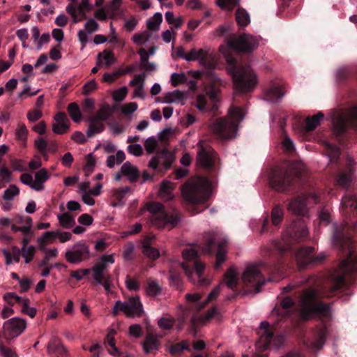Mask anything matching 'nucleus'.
I'll use <instances>...</instances> for the list:
<instances>
[{
	"label": "nucleus",
	"mask_w": 357,
	"mask_h": 357,
	"mask_svg": "<svg viewBox=\"0 0 357 357\" xmlns=\"http://www.w3.org/2000/svg\"><path fill=\"white\" fill-rule=\"evenodd\" d=\"M262 40L260 36L247 33V94L250 93L258 83L257 74L250 68V54L258 48L260 41Z\"/></svg>",
	"instance_id": "ddd939ff"
},
{
	"label": "nucleus",
	"mask_w": 357,
	"mask_h": 357,
	"mask_svg": "<svg viewBox=\"0 0 357 357\" xmlns=\"http://www.w3.org/2000/svg\"><path fill=\"white\" fill-rule=\"evenodd\" d=\"M121 172L131 183L137 181L139 177L137 167L128 161L123 164L121 167Z\"/></svg>",
	"instance_id": "7c9ffc66"
},
{
	"label": "nucleus",
	"mask_w": 357,
	"mask_h": 357,
	"mask_svg": "<svg viewBox=\"0 0 357 357\" xmlns=\"http://www.w3.org/2000/svg\"><path fill=\"white\" fill-rule=\"evenodd\" d=\"M225 43L237 53L245 52V33L231 34L225 38Z\"/></svg>",
	"instance_id": "a878e982"
},
{
	"label": "nucleus",
	"mask_w": 357,
	"mask_h": 357,
	"mask_svg": "<svg viewBox=\"0 0 357 357\" xmlns=\"http://www.w3.org/2000/svg\"><path fill=\"white\" fill-rule=\"evenodd\" d=\"M26 322L20 317H13L5 321L3 325V334L6 340L20 336L25 330Z\"/></svg>",
	"instance_id": "a211bd4d"
},
{
	"label": "nucleus",
	"mask_w": 357,
	"mask_h": 357,
	"mask_svg": "<svg viewBox=\"0 0 357 357\" xmlns=\"http://www.w3.org/2000/svg\"><path fill=\"white\" fill-rule=\"evenodd\" d=\"M331 303L322 301L320 292L314 287L303 290L299 297L298 306L290 296L284 297L279 305L272 311V317L275 319L272 327L267 322H262L259 331V337L256 343V352L252 357H267L264 351L271 347L278 348L284 341L282 335H275L278 328L298 326L301 321L318 319L321 326L316 328L312 340L308 346L314 350L323 348L328 334L326 321L332 319Z\"/></svg>",
	"instance_id": "f03ea898"
},
{
	"label": "nucleus",
	"mask_w": 357,
	"mask_h": 357,
	"mask_svg": "<svg viewBox=\"0 0 357 357\" xmlns=\"http://www.w3.org/2000/svg\"><path fill=\"white\" fill-rule=\"evenodd\" d=\"M333 135L340 144H344L349 137L350 130H357V107L347 111L336 109L331 112Z\"/></svg>",
	"instance_id": "423d86ee"
},
{
	"label": "nucleus",
	"mask_w": 357,
	"mask_h": 357,
	"mask_svg": "<svg viewBox=\"0 0 357 357\" xmlns=\"http://www.w3.org/2000/svg\"><path fill=\"white\" fill-rule=\"evenodd\" d=\"M173 161V157L167 151L163 150L153 156L149 162V167L153 169L161 166L165 169H168Z\"/></svg>",
	"instance_id": "5701e85b"
},
{
	"label": "nucleus",
	"mask_w": 357,
	"mask_h": 357,
	"mask_svg": "<svg viewBox=\"0 0 357 357\" xmlns=\"http://www.w3.org/2000/svg\"><path fill=\"white\" fill-rule=\"evenodd\" d=\"M238 272L234 266H231L227 269L224 275V283L231 289H234L237 287L238 280Z\"/></svg>",
	"instance_id": "473e14b6"
},
{
	"label": "nucleus",
	"mask_w": 357,
	"mask_h": 357,
	"mask_svg": "<svg viewBox=\"0 0 357 357\" xmlns=\"http://www.w3.org/2000/svg\"><path fill=\"white\" fill-rule=\"evenodd\" d=\"M222 317V314L220 311L218 309L217 307H213L205 314V315L202 317H195L194 316L192 318V328L190 329V332L192 333L193 336H196L197 331L195 330V326L197 324H204L206 322L213 319H216L218 320H220Z\"/></svg>",
	"instance_id": "4be33fe9"
},
{
	"label": "nucleus",
	"mask_w": 357,
	"mask_h": 357,
	"mask_svg": "<svg viewBox=\"0 0 357 357\" xmlns=\"http://www.w3.org/2000/svg\"><path fill=\"white\" fill-rule=\"evenodd\" d=\"M114 263V255H102L100 257L98 262L96 263L91 268L93 272L92 278L94 282L104 287L107 294L112 292L113 287L112 277L111 275L105 273L108 267V264Z\"/></svg>",
	"instance_id": "9b49d317"
},
{
	"label": "nucleus",
	"mask_w": 357,
	"mask_h": 357,
	"mask_svg": "<svg viewBox=\"0 0 357 357\" xmlns=\"http://www.w3.org/2000/svg\"><path fill=\"white\" fill-rule=\"evenodd\" d=\"M91 122V123L86 130V135L89 137H91L95 134L102 132L105 128L104 123L99 120Z\"/></svg>",
	"instance_id": "09e8293b"
},
{
	"label": "nucleus",
	"mask_w": 357,
	"mask_h": 357,
	"mask_svg": "<svg viewBox=\"0 0 357 357\" xmlns=\"http://www.w3.org/2000/svg\"><path fill=\"white\" fill-rule=\"evenodd\" d=\"M111 114V110L109 107L108 106H102L98 111L96 115L95 116L91 117L89 119L90 121H95L96 120L99 121H105L108 119Z\"/></svg>",
	"instance_id": "603ef678"
},
{
	"label": "nucleus",
	"mask_w": 357,
	"mask_h": 357,
	"mask_svg": "<svg viewBox=\"0 0 357 357\" xmlns=\"http://www.w3.org/2000/svg\"><path fill=\"white\" fill-rule=\"evenodd\" d=\"M305 165L300 162H296L289 169H272L268 178L273 189L279 192H287L300 189L305 182Z\"/></svg>",
	"instance_id": "20e7f679"
},
{
	"label": "nucleus",
	"mask_w": 357,
	"mask_h": 357,
	"mask_svg": "<svg viewBox=\"0 0 357 357\" xmlns=\"http://www.w3.org/2000/svg\"><path fill=\"white\" fill-rule=\"evenodd\" d=\"M319 201L315 193H303L293 198L287 205V210L296 218L286 230V237L281 241H273L264 248L266 261L257 264H247V296L259 292L266 284V274L284 277L289 261H294L300 268L308 265H317L322 262L325 255L321 253L315 256L313 247H293V242L307 238L309 231L303 220L307 217L309 207Z\"/></svg>",
	"instance_id": "f257e3e1"
},
{
	"label": "nucleus",
	"mask_w": 357,
	"mask_h": 357,
	"mask_svg": "<svg viewBox=\"0 0 357 357\" xmlns=\"http://www.w3.org/2000/svg\"><path fill=\"white\" fill-rule=\"evenodd\" d=\"M28 130L24 124H19L15 131V137L21 142L22 146H25L27 140Z\"/></svg>",
	"instance_id": "8fccbe9b"
},
{
	"label": "nucleus",
	"mask_w": 357,
	"mask_h": 357,
	"mask_svg": "<svg viewBox=\"0 0 357 357\" xmlns=\"http://www.w3.org/2000/svg\"><path fill=\"white\" fill-rule=\"evenodd\" d=\"M181 192L187 202L194 204L203 203L208 198V181L205 178H195L183 185Z\"/></svg>",
	"instance_id": "1a4fd4ad"
},
{
	"label": "nucleus",
	"mask_w": 357,
	"mask_h": 357,
	"mask_svg": "<svg viewBox=\"0 0 357 357\" xmlns=\"http://www.w3.org/2000/svg\"><path fill=\"white\" fill-rule=\"evenodd\" d=\"M173 183L168 181H164L160 185L159 196L161 199L168 201L174 197Z\"/></svg>",
	"instance_id": "c9c22d12"
},
{
	"label": "nucleus",
	"mask_w": 357,
	"mask_h": 357,
	"mask_svg": "<svg viewBox=\"0 0 357 357\" xmlns=\"http://www.w3.org/2000/svg\"><path fill=\"white\" fill-rule=\"evenodd\" d=\"M125 284L129 291H137L140 287L139 282L136 279L129 277L126 278Z\"/></svg>",
	"instance_id": "774afa93"
},
{
	"label": "nucleus",
	"mask_w": 357,
	"mask_h": 357,
	"mask_svg": "<svg viewBox=\"0 0 357 357\" xmlns=\"http://www.w3.org/2000/svg\"><path fill=\"white\" fill-rule=\"evenodd\" d=\"M17 222L22 223L24 225L18 227L15 224L11 225V230L13 232L20 231L23 235H28L29 234H32V225L33 221L32 218L29 216L24 217V215H17Z\"/></svg>",
	"instance_id": "cd10ccee"
},
{
	"label": "nucleus",
	"mask_w": 357,
	"mask_h": 357,
	"mask_svg": "<svg viewBox=\"0 0 357 357\" xmlns=\"http://www.w3.org/2000/svg\"><path fill=\"white\" fill-rule=\"evenodd\" d=\"M50 176L46 169H41L36 172L34 175V181L32 189L36 191H41L44 189V183L50 178Z\"/></svg>",
	"instance_id": "2f4dec72"
},
{
	"label": "nucleus",
	"mask_w": 357,
	"mask_h": 357,
	"mask_svg": "<svg viewBox=\"0 0 357 357\" xmlns=\"http://www.w3.org/2000/svg\"><path fill=\"white\" fill-rule=\"evenodd\" d=\"M188 59V62L198 61L200 66L208 69L213 68L215 65V54L208 46L191 49Z\"/></svg>",
	"instance_id": "4468645a"
},
{
	"label": "nucleus",
	"mask_w": 357,
	"mask_h": 357,
	"mask_svg": "<svg viewBox=\"0 0 357 357\" xmlns=\"http://www.w3.org/2000/svg\"><path fill=\"white\" fill-rule=\"evenodd\" d=\"M57 219L61 227L65 229L72 228L75 225L73 216L69 213H60L57 214Z\"/></svg>",
	"instance_id": "58836bf2"
},
{
	"label": "nucleus",
	"mask_w": 357,
	"mask_h": 357,
	"mask_svg": "<svg viewBox=\"0 0 357 357\" xmlns=\"http://www.w3.org/2000/svg\"><path fill=\"white\" fill-rule=\"evenodd\" d=\"M100 58H102L104 61L103 65L107 68L109 67L116 61L114 53L108 50H105L102 53H100L98 54V61L97 62L98 65H100L102 63V61L100 60Z\"/></svg>",
	"instance_id": "37998d69"
},
{
	"label": "nucleus",
	"mask_w": 357,
	"mask_h": 357,
	"mask_svg": "<svg viewBox=\"0 0 357 357\" xmlns=\"http://www.w3.org/2000/svg\"><path fill=\"white\" fill-rule=\"evenodd\" d=\"M128 93V89L126 86H122L115 90L112 93V98L115 102L123 101Z\"/></svg>",
	"instance_id": "052dcab7"
},
{
	"label": "nucleus",
	"mask_w": 357,
	"mask_h": 357,
	"mask_svg": "<svg viewBox=\"0 0 357 357\" xmlns=\"http://www.w3.org/2000/svg\"><path fill=\"white\" fill-rule=\"evenodd\" d=\"M99 26L98 23L94 19L90 18L84 23V29L78 31L77 37L82 45V49L85 47L89 36L96 32L99 29Z\"/></svg>",
	"instance_id": "b1692460"
},
{
	"label": "nucleus",
	"mask_w": 357,
	"mask_h": 357,
	"mask_svg": "<svg viewBox=\"0 0 357 357\" xmlns=\"http://www.w3.org/2000/svg\"><path fill=\"white\" fill-rule=\"evenodd\" d=\"M286 91L282 84L271 82L270 86L264 91L265 99L271 102H277L284 96Z\"/></svg>",
	"instance_id": "412c9836"
},
{
	"label": "nucleus",
	"mask_w": 357,
	"mask_h": 357,
	"mask_svg": "<svg viewBox=\"0 0 357 357\" xmlns=\"http://www.w3.org/2000/svg\"><path fill=\"white\" fill-rule=\"evenodd\" d=\"M220 286H221V284H220V285H218V286L215 287V288H214V289H213V290L209 293V294L208 295V297H207L206 301H204V302H203V303H201L199 305V306L197 307L198 310H201V309H202L203 307H205V305H206V303H207L208 302H209V301H211V300L215 299V298L218 296V295H219V294H220Z\"/></svg>",
	"instance_id": "680f3d73"
},
{
	"label": "nucleus",
	"mask_w": 357,
	"mask_h": 357,
	"mask_svg": "<svg viewBox=\"0 0 357 357\" xmlns=\"http://www.w3.org/2000/svg\"><path fill=\"white\" fill-rule=\"evenodd\" d=\"M68 112L74 122L78 123L82 120L81 111L76 102H72L68 105Z\"/></svg>",
	"instance_id": "a18cd8bd"
},
{
	"label": "nucleus",
	"mask_w": 357,
	"mask_h": 357,
	"mask_svg": "<svg viewBox=\"0 0 357 357\" xmlns=\"http://www.w3.org/2000/svg\"><path fill=\"white\" fill-rule=\"evenodd\" d=\"M160 342L157 337L151 333H149L144 342L142 344L144 351L146 354H149L153 351L158 350Z\"/></svg>",
	"instance_id": "f704fd0d"
},
{
	"label": "nucleus",
	"mask_w": 357,
	"mask_h": 357,
	"mask_svg": "<svg viewBox=\"0 0 357 357\" xmlns=\"http://www.w3.org/2000/svg\"><path fill=\"white\" fill-rule=\"evenodd\" d=\"M138 105L136 102H128L121 105V111L125 115L132 114L137 111Z\"/></svg>",
	"instance_id": "0e129e2a"
},
{
	"label": "nucleus",
	"mask_w": 357,
	"mask_h": 357,
	"mask_svg": "<svg viewBox=\"0 0 357 357\" xmlns=\"http://www.w3.org/2000/svg\"><path fill=\"white\" fill-rule=\"evenodd\" d=\"M186 98V93L178 90L169 93L165 97V102H181L183 105V100Z\"/></svg>",
	"instance_id": "79ce46f5"
},
{
	"label": "nucleus",
	"mask_w": 357,
	"mask_h": 357,
	"mask_svg": "<svg viewBox=\"0 0 357 357\" xmlns=\"http://www.w3.org/2000/svg\"><path fill=\"white\" fill-rule=\"evenodd\" d=\"M96 159L93 155L90 153L86 157V163L84 167V171L86 176H89L93 170L96 166Z\"/></svg>",
	"instance_id": "bf43d9fd"
},
{
	"label": "nucleus",
	"mask_w": 357,
	"mask_h": 357,
	"mask_svg": "<svg viewBox=\"0 0 357 357\" xmlns=\"http://www.w3.org/2000/svg\"><path fill=\"white\" fill-rule=\"evenodd\" d=\"M47 352L56 357L67 356V349L61 344L60 340L56 337H53L48 343Z\"/></svg>",
	"instance_id": "c756f323"
},
{
	"label": "nucleus",
	"mask_w": 357,
	"mask_h": 357,
	"mask_svg": "<svg viewBox=\"0 0 357 357\" xmlns=\"http://www.w3.org/2000/svg\"><path fill=\"white\" fill-rule=\"evenodd\" d=\"M239 0H217V4L223 9L231 10L238 4Z\"/></svg>",
	"instance_id": "69168bd1"
},
{
	"label": "nucleus",
	"mask_w": 357,
	"mask_h": 357,
	"mask_svg": "<svg viewBox=\"0 0 357 357\" xmlns=\"http://www.w3.org/2000/svg\"><path fill=\"white\" fill-rule=\"evenodd\" d=\"M335 244L341 249H347L348 255L329 274L331 293L351 284L353 278L357 276V254L353 246L352 238L338 229L333 234Z\"/></svg>",
	"instance_id": "7ed1b4c3"
},
{
	"label": "nucleus",
	"mask_w": 357,
	"mask_h": 357,
	"mask_svg": "<svg viewBox=\"0 0 357 357\" xmlns=\"http://www.w3.org/2000/svg\"><path fill=\"white\" fill-rule=\"evenodd\" d=\"M182 268L189 280L198 286H207L211 283L208 279L203 278V273L205 270V264L199 260L195 261V270H190L184 263L181 264Z\"/></svg>",
	"instance_id": "f3484780"
},
{
	"label": "nucleus",
	"mask_w": 357,
	"mask_h": 357,
	"mask_svg": "<svg viewBox=\"0 0 357 357\" xmlns=\"http://www.w3.org/2000/svg\"><path fill=\"white\" fill-rule=\"evenodd\" d=\"M322 112H319L313 116H308L305 119V129L307 131L314 130L320 125L321 121L324 119Z\"/></svg>",
	"instance_id": "4c0bfd02"
},
{
	"label": "nucleus",
	"mask_w": 357,
	"mask_h": 357,
	"mask_svg": "<svg viewBox=\"0 0 357 357\" xmlns=\"http://www.w3.org/2000/svg\"><path fill=\"white\" fill-rule=\"evenodd\" d=\"M174 324V319L172 317H161L158 321V326L162 330H170Z\"/></svg>",
	"instance_id": "13d9d810"
},
{
	"label": "nucleus",
	"mask_w": 357,
	"mask_h": 357,
	"mask_svg": "<svg viewBox=\"0 0 357 357\" xmlns=\"http://www.w3.org/2000/svg\"><path fill=\"white\" fill-rule=\"evenodd\" d=\"M20 193V189L15 185H10L8 189H6L3 195V199L6 201H11L14 197L18 195Z\"/></svg>",
	"instance_id": "5fc2aeb1"
},
{
	"label": "nucleus",
	"mask_w": 357,
	"mask_h": 357,
	"mask_svg": "<svg viewBox=\"0 0 357 357\" xmlns=\"http://www.w3.org/2000/svg\"><path fill=\"white\" fill-rule=\"evenodd\" d=\"M216 158L215 151L209 146L198 144L197 163L206 170H212Z\"/></svg>",
	"instance_id": "6ab92c4d"
},
{
	"label": "nucleus",
	"mask_w": 357,
	"mask_h": 357,
	"mask_svg": "<svg viewBox=\"0 0 357 357\" xmlns=\"http://www.w3.org/2000/svg\"><path fill=\"white\" fill-rule=\"evenodd\" d=\"M219 52L225 58L229 66V71L233 77L234 89L236 93H242L245 89V72L244 68H238L235 64L236 60L233 56V50L228 44H222L219 46Z\"/></svg>",
	"instance_id": "9d476101"
},
{
	"label": "nucleus",
	"mask_w": 357,
	"mask_h": 357,
	"mask_svg": "<svg viewBox=\"0 0 357 357\" xmlns=\"http://www.w3.org/2000/svg\"><path fill=\"white\" fill-rule=\"evenodd\" d=\"M188 342L187 341H183L181 342L172 345L171 347H169V351L172 355H178L181 354V352L183 350L188 349Z\"/></svg>",
	"instance_id": "4d7b16f0"
},
{
	"label": "nucleus",
	"mask_w": 357,
	"mask_h": 357,
	"mask_svg": "<svg viewBox=\"0 0 357 357\" xmlns=\"http://www.w3.org/2000/svg\"><path fill=\"white\" fill-rule=\"evenodd\" d=\"M121 7V4L109 1L106 6L107 13H109V18L114 19L117 16H122L123 11Z\"/></svg>",
	"instance_id": "49530a36"
},
{
	"label": "nucleus",
	"mask_w": 357,
	"mask_h": 357,
	"mask_svg": "<svg viewBox=\"0 0 357 357\" xmlns=\"http://www.w3.org/2000/svg\"><path fill=\"white\" fill-rule=\"evenodd\" d=\"M90 250L89 246L84 243H77L71 246L65 252V258L68 262L79 264L89 259Z\"/></svg>",
	"instance_id": "2eb2a0df"
},
{
	"label": "nucleus",
	"mask_w": 357,
	"mask_h": 357,
	"mask_svg": "<svg viewBox=\"0 0 357 357\" xmlns=\"http://www.w3.org/2000/svg\"><path fill=\"white\" fill-rule=\"evenodd\" d=\"M151 36V35L149 32H148L147 31H144L143 32L135 34L132 36V40L135 44L137 45H142L148 42Z\"/></svg>",
	"instance_id": "864d4df0"
},
{
	"label": "nucleus",
	"mask_w": 357,
	"mask_h": 357,
	"mask_svg": "<svg viewBox=\"0 0 357 357\" xmlns=\"http://www.w3.org/2000/svg\"><path fill=\"white\" fill-rule=\"evenodd\" d=\"M342 207L344 209H350L354 213L357 209V197L354 194L347 192L342 199Z\"/></svg>",
	"instance_id": "e433bc0d"
},
{
	"label": "nucleus",
	"mask_w": 357,
	"mask_h": 357,
	"mask_svg": "<svg viewBox=\"0 0 357 357\" xmlns=\"http://www.w3.org/2000/svg\"><path fill=\"white\" fill-rule=\"evenodd\" d=\"M130 191V188L126 186L121 188H115L112 190V197L121 202L126 194Z\"/></svg>",
	"instance_id": "6e6d98bb"
},
{
	"label": "nucleus",
	"mask_w": 357,
	"mask_h": 357,
	"mask_svg": "<svg viewBox=\"0 0 357 357\" xmlns=\"http://www.w3.org/2000/svg\"><path fill=\"white\" fill-rule=\"evenodd\" d=\"M145 209L150 214L149 220L151 224L159 229L165 227L172 229L178 225L181 220L177 212L168 213L164 206L160 202H149L145 205Z\"/></svg>",
	"instance_id": "6e6552de"
},
{
	"label": "nucleus",
	"mask_w": 357,
	"mask_h": 357,
	"mask_svg": "<svg viewBox=\"0 0 357 357\" xmlns=\"http://www.w3.org/2000/svg\"><path fill=\"white\" fill-rule=\"evenodd\" d=\"M54 119L55 122L52 124V131L56 135H63L70 129V122L64 112L56 114Z\"/></svg>",
	"instance_id": "393cba45"
},
{
	"label": "nucleus",
	"mask_w": 357,
	"mask_h": 357,
	"mask_svg": "<svg viewBox=\"0 0 357 357\" xmlns=\"http://www.w3.org/2000/svg\"><path fill=\"white\" fill-rule=\"evenodd\" d=\"M162 291L161 286L155 280L149 279L146 287V293L149 296H156L160 294Z\"/></svg>",
	"instance_id": "a19ab883"
},
{
	"label": "nucleus",
	"mask_w": 357,
	"mask_h": 357,
	"mask_svg": "<svg viewBox=\"0 0 357 357\" xmlns=\"http://www.w3.org/2000/svg\"><path fill=\"white\" fill-rule=\"evenodd\" d=\"M215 244L218 246V251L216 254V262L215 264V268H218L221 266L222 264L226 259L225 256L227 254V241L225 240H223L222 241H216L215 238H210L207 241V244L203 248V252L206 254H211L212 247Z\"/></svg>",
	"instance_id": "aec40b11"
},
{
	"label": "nucleus",
	"mask_w": 357,
	"mask_h": 357,
	"mask_svg": "<svg viewBox=\"0 0 357 357\" xmlns=\"http://www.w3.org/2000/svg\"><path fill=\"white\" fill-rule=\"evenodd\" d=\"M56 233L55 230H50L44 232L36 239V243L40 250H45L46 245L52 243L56 239Z\"/></svg>",
	"instance_id": "72a5a7b5"
},
{
	"label": "nucleus",
	"mask_w": 357,
	"mask_h": 357,
	"mask_svg": "<svg viewBox=\"0 0 357 357\" xmlns=\"http://www.w3.org/2000/svg\"><path fill=\"white\" fill-rule=\"evenodd\" d=\"M284 216V208L280 205H276L272 208L271 222L273 226L280 225Z\"/></svg>",
	"instance_id": "ea45409f"
},
{
	"label": "nucleus",
	"mask_w": 357,
	"mask_h": 357,
	"mask_svg": "<svg viewBox=\"0 0 357 357\" xmlns=\"http://www.w3.org/2000/svg\"><path fill=\"white\" fill-rule=\"evenodd\" d=\"M91 271V268H79L75 271H72L70 276L77 280H81L84 276L87 275Z\"/></svg>",
	"instance_id": "338daca9"
},
{
	"label": "nucleus",
	"mask_w": 357,
	"mask_h": 357,
	"mask_svg": "<svg viewBox=\"0 0 357 357\" xmlns=\"http://www.w3.org/2000/svg\"><path fill=\"white\" fill-rule=\"evenodd\" d=\"M93 8L90 0H81L79 3H69L66 11L70 15L74 24L79 23L86 19V13Z\"/></svg>",
	"instance_id": "dca6fc26"
},
{
	"label": "nucleus",
	"mask_w": 357,
	"mask_h": 357,
	"mask_svg": "<svg viewBox=\"0 0 357 357\" xmlns=\"http://www.w3.org/2000/svg\"><path fill=\"white\" fill-rule=\"evenodd\" d=\"M158 146V141L155 137L147 138L144 143V147L146 152L149 154L154 152Z\"/></svg>",
	"instance_id": "e2e57ef3"
},
{
	"label": "nucleus",
	"mask_w": 357,
	"mask_h": 357,
	"mask_svg": "<svg viewBox=\"0 0 357 357\" xmlns=\"http://www.w3.org/2000/svg\"><path fill=\"white\" fill-rule=\"evenodd\" d=\"M146 78L145 73H142L138 75L135 78L130 80L129 84L135 86L132 98H140L144 99L145 94L144 91V80Z\"/></svg>",
	"instance_id": "c85d7f7f"
},
{
	"label": "nucleus",
	"mask_w": 357,
	"mask_h": 357,
	"mask_svg": "<svg viewBox=\"0 0 357 357\" xmlns=\"http://www.w3.org/2000/svg\"><path fill=\"white\" fill-rule=\"evenodd\" d=\"M126 158L124 152L119 150L116 152V155H109L107 157L106 160L107 166L109 168L114 167L115 165L121 164Z\"/></svg>",
	"instance_id": "c03bdc74"
},
{
	"label": "nucleus",
	"mask_w": 357,
	"mask_h": 357,
	"mask_svg": "<svg viewBox=\"0 0 357 357\" xmlns=\"http://www.w3.org/2000/svg\"><path fill=\"white\" fill-rule=\"evenodd\" d=\"M162 21V16L160 13H155L152 18L147 20V27L149 29L156 31L160 29Z\"/></svg>",
	"instance_id": "de8ad7c7"
},
{
	"label": "nucleus",
	"mask_w": 357,
	"mask_h": 357,
	"mask_svg": "<svg viewBox=\"0 0 357 357\" xmlns=\"http://www.w3.org/2000/svg\"><path fill=\"white\" fill-rule=\"evenodd\" d=\"M36 248L30 245L28 248L21 247L22 257L26 264H29L33 259Z\"/></svg>",
	"instance_id": "3c124183"
},
{
	"label": "nucleus",
	"mask_w": 357,
	"mask_h": 357,
	"mask_svg": "<svg viewBox=\"0 0 357 357\" xmlns=\"http://www.w3.org/2000/svg\"><path fill=\"white\" fill-rule=\"evenodd\" d=\"M154 237H146L142 241V252L143 255L151 260H156L160 256V251L152 246Z\"/></svg>",
	"instance_id": "bb28decb"
},
{
	"label": "nucleus",
	"mask_w": 357,
	"mask_h": 357,
	"mask_svg": "<svg viewBox=\"0 0 357 357\" xmlns=\"http://www.w3.org/2000/svg\"><path fill=\"white\" fill-rule=\"evenodd\" d=\"M325 149L326 153L329 158L328 169H335V172L333 173V176L335 177L336 185L348 189L352 183V176L354 171L353 159L349 156H347L345 167L342 169L340 162L341 151L339 146L335 144L326 143Z\"/></svg>",
	"instance_id": "39448f33"
},
{
	"label": "nucleus",
	"mask_w": 357,
	"mask_h": 357,
	"mask_svg": "<svg viewBox=\"0 0 357 357\" xmlns=\"http://www.w3.org/2000/svg\"><path fill=\"white\" fill-rule=\"evenodd\" d=\"M243 109L238 107H232L229 110L228 117L217 119L211 124V130L221 139L235 137L239 123L243 121Z\"/></svg>",
	"instance_id": "0eeeda50"
},
{
	"label": "nucleus",
	"mask_w": 357,
	"mask_h": 357,
	"mask_svg": "<svg viewBox=\"0 0 357 357\" xmlns=\"http://www.w3.org/2000/svg\"><path fill=\"white\" fill-rule=\"evenodd\" d=\"M123 312L128 317H140L144 314L143 305L139 296L129 298L126 301H116L112 310V314L116 317L119 312Z\"/></svg>",
	"instance_id": "f8f14e48"
}]
</instances>
